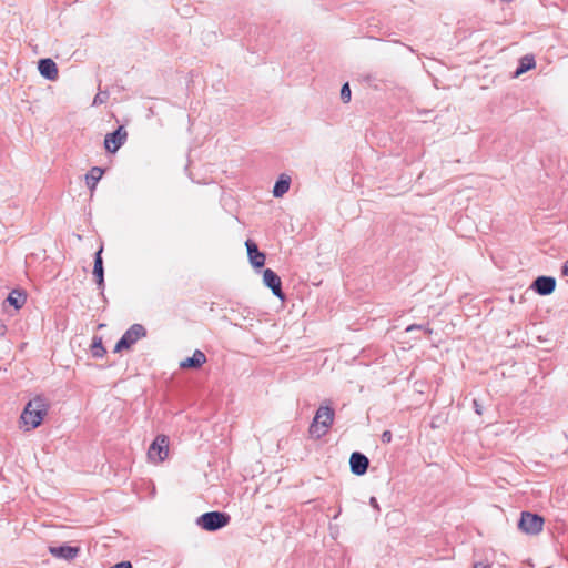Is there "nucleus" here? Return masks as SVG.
<instances>
[{
  "instance_id": "nucleus-1",
  "label": "nucleus",
  "mask_w": 568,
  "mask_h": 568,
  "mask_svg": "<svg viewBox=\"0 0 568 568\" xmlns=\"http://www.w3.org/2000/svg\"><path fill=\"white\" fill-rule=\"evenodd\" d=\"M48 414V404L41 397L30 400L21 414V423L27 430L34 429L41 425Z\"/></svg>"
},
{
  "instance_id": "nucleus-2",
  "label": "nucleus",
  "mask_w": 568,
  "mask_h": 568,
  "mask_svg": "<svg viewBox=\"0 0 568 568\" xmlns=\"http://www.w3.org/2000/svg\"><path fill=\"white\" fill-rule=\"evenodd\" d=\"M335 413L329 406H320L310 426V435L321 438L326 435L333 425Z\"/></svg>"
},
{
  "instance_id": "nucleus-3",
  "label": "nucleus",
  "mask_w": 568,
  "mask_h": 568,
  "mask_svg": "<svg viewBox=\"0 0 568 568\" xmlns=\"http://www.w3.org/2000/svg\"><path fill=\"white\" fill-rule=\"evenodd\" d=\"M169 456V437L166 435H158L149 447L148 458L152 464H161Z\"/></svg>"
},
{
  "instance_id": "nucleus-4",
  "label": "nucleus",
  "mask_w": 568,
  "mask_h": 568,
  "mask_svg": "<svg viewBox=\"0 0 568 568\" xmlns=\"http://www.w3.org/2000/svg\"><path fill=\"white\" fill-rule=\"evenodd\" d=\"M146 335V329L141 324H133L115 344L114 352L120 353L122 351L130 349L138 341Z\"/></svg>"
},
{
  "instance_id": "nucleus-5",
  "label": "nucleus",
  "mask_w": 568,
  "mask_h": 568,
  "mask_svg": "<svg viewBox=\"0 0 568 568\" xmlns=\"http://www.w3.org/2000/svg\"><path fill=\"white\" fill-rule=\"evenodd\" d=\"M229 515L220 511H210L203 514L197 524L207 531L220 529L229 524Z\"/></svg>"
},
{
  "instance_id": "nucleus-6",
  "label": "nucleus",
  "mask_w": 568,
  "mask_h": 568,
  "mask_svg": "<svg viewBox=\"0 0 568 568\" xmlns=\"http://www.w3.org/2000/svg\"><path fill=\"white\" fill-rule=\"evenodd\" d=\"M544 518L539 515L525 511L521 514L519 528L528 535H537L544 528Z\"/></svg>"
},
{
  "instance_id": "nucleus-7",
  "label": "nucleus",
  "mask_w": 568,
  "mask_h": 568,
  "mask_svg": "<svg viewBox=\"0 0 568 568\" xmlns=\"http://www.w3.org/2000/svg\"><path fill=\"white\" fill-rule=\"evenodd\" d=\"M128 131L121 125L114 132L105 135L104 148L110 153H115L126 141Z\"/></svg>"
},
{
  "instance_id": "nucleus-8",
  "label": "nucleus",
  "mask_w": 568,
  "mask_h": 568,
  "mask_svg": "<svg viewBox=\"0 0 568 568\" xmlns=\"http://www.w3.org/2000/svg\"><path fill=\"white\" fill-rule=\"evenodd\" d=\"M263 282L267 287L272 290L275 296L284 300V294L282 292V281L274 271L266 268L263 273Z\"/></svg>"
},
{
  "instance_id": "nucleus-9",
  "label": "nucleus",
  "mask_w": 568,
  "mask_h": 568,
  "mask_svg": "<svg viewBox=\"0 0 568 568\" xmlns=\"http://www.w3.org/2000/svg\"><path fill=\"white\" fill-rule=\"evenodd\" d=\"M531 287L540 295H549L556 288V280L550 276H539L534 281Z\"/></svg>"
},
{
  "instance_id": "nucleus-10",
  "label": "nucleus",
  "mask_w": 568,
  "mask_h": 568,
  "mask_svg": "<svg viewBox=\"0 0 568 568\" xmlns=\"http://www.w3.org/2000/svg\"><path fill=\"white\" fill-rule=\"evenodd\" d=\"M351 470L353 474L361 476L367 471L368 458L361 453H353L349 458Z\"/></svg>"
},
{
  "instance_id": "nucleus-11",
  "label": "nucleus",
  "mask_w": 568,
  "mask_h": 568,
  "mask_svg": "<svg viewBox=\"0 0 568 568\" xmlns=\"http://www.w3.org/2000/svg\"><path fill=\"white\" fill-rule=\"evenodd\" d=\"M247 255L254 267H262L265 264V254L258 251L256 243L251 240L245 242Z\"/></svg>"
},
{
  "instance_id": "nucleus-12",
  "label": "nucleus",
  "mask_w": 568,
  "mask_h": 568,
  "mask_svg": "<svg viewBox=\"0 0 568 568\" xmlns=\"http://www.w3.org/2000/svg\"><path fill=\"white\" fill-rule=\"evenodd\" d=\"M39 72L42 77L49 79V80H57L58 79V68L53 60L51 59H41L39 61Z\"/></svg>"
},
{
  "instance_id": "nucleus-13",
  "label": "nucleus",
  "mask_w": 568,
  "mask_h": 568,
  "mask_svg": "<svg viewBox=\"0 0 568 568\" xmlns=\"http://www.w3.org/2000/svg\"><path fill=\"white\" fill-rule=\"evenodd\" d=\"M206 362V356L203 352L196 349L192 357L185 358L180 363V367L186 368H200Z\"/></svg>"
},
{
  "instance_id": "nucleus-14",
  "label": "nucleus",
  "mask_w": 568,
  "mask_h": 568,
  "mask_svg": "<svg viewBox=\"0 0 568 568\" xmlns=\"http://www.w3.org/2000/svg\"><path fill=\"white\" fill-rule=\"evenodd\" d=\"M50 552L57 558L73 559L79 549L71 546L50 547Z\"/></svg>"
},
{
  "instance_id": "nucleus-15",
  "label": "nucleus",
  "mask_w": 568,
  "mask_h": 568,
  "mask_svg": "<svg viewBox=\"0 0 568 568\" xmlns=\"http://www.w3.org/2000/svg\"><path fill=\"white\" fill-rule=\"evenodd\" d=\"M101 253H102V247L95 254L94 266H93V276H94L97 284L100 288H102L103 284H104L103 262H102Z\"/></svg>"
},
{
  "instance_id": "nucleus-16",
  "label": "nucleus",
  "mask_w": 568,
  "mask_h": 568,
  "mask_svg": "<svg viewBox=\"0 0 568 568\" xmlns=\"http://www.w3.org/2000/svg\"><path fill=\"white\" fill-rule=\"evenodd\" d=\"M104 171L99 166H93L85 175V182L91 192L95 189L97 183L102 179Z\"/></svg>"
},
{
  "instance_id": "nucleus-17",
  "label": "nucleus",
  "mask_w": 568,
  "mask_h": 568,
  "mask_svg": "<svg viewBox=\"0 0 568 568\" xmlns=\"http://www.w3.org/2000/svg\"><path fill=\"white\" fill-rule=\"evenodd\" d=\"M535 68H536V61H535L534 55L527 54L520 59L519 67L517 68L516 72H515V77L517 78V77L521 75L523 73H525L529 70H532Z\"/></svg>"
},
{
  "instance_id": "nucleus-18",
  "label": "nucleus",
  "mask_w": 568,
  "mask_h": 568,
  "mask_svg": "<svg viewBox=\"0 0 568 568\" xmlns=\"http://www.w3.org/2000/svg\"><path fill=\"white\" fill-rule=\"evenodd\" d=\"M291 179L287 175H282L280 180L275 183L273 189V195L275 197L283 196L290 189Z\"/></svg>"
},
{
  "instance_id": "nucleus-19",
  "label": "nucleus",
  "mask_w": 568,
  "mask_h": 568,
  "mask_svg": "<svg viewBox=\"0 0 568 568\" xmlns=\"http://www.w3.org/2000/svg\"><path fill=\"white\" fill-rule=\"evenodd\" d=\"M26 301L27 296L21 291L18 290H13L8 296V302L17 310L21 308L24 305Z\"/></svg>"
},
{
  "instance_id": "nucleus-20",
  "label": "nucleus",
  "mask_w": 568,
  "mask_h": 568,
  "mask_svg": "<svg viewBox=\"0 0 568 568\" xmlns=\"http://www.w3.org/2000/svg\"><path fill=\"white\" fill-rule=\"evenodd\" d=\"M91 353L93 357L101 358L105 355L106 349L102 344V337L94 336L91 344Z\"/></svg>"
},
{
  "instance_id": "nucleus-21",
  "label": "nucleus",
  "mask_w": 568,
  "mask_h": 568,
  "mask_svg": "<svg viewBox=\"0 0 568 568\" xmlns=\"http://www.w3.org/2000/svg\"><path fill=\"white\" fill-rule=\"evenodd\" d=\"M341 99L343 102L347 103L351 100V88L348 83H345L341 89Z\"/></svg>"
},
{
  "instance_id": "nucleus-22",
  "label": "nucleus",
  "mask_w": 568,
  "mask_h": 568,
  "mask_svg": "<svg viewBox=\"0 0 568 568\" xmlns=\"http://www.w3.org/2000/svg\"><path fill=\"white\" fill-rule=\"evenodd\" d=\"M393 439V435H392V432L390 430H385L383 434H382V442L385 443V444H389Z\"/></svg>"
},
{
  "instance_id": "nucleus-23",
  "label": "nucleus",
  "mask_w": 568,
  "mask_h": 568,
  "mask_svg": "<svg viewBox=\"0 0 568 568\" xmlns=\"http://www.w3.org/2000/svg\"><path fill=\"white\" fill-rule=\"evenodd\" d=\"M110 568H132V565L129 561H121L119 564L113 565Z\"/></svg>"
},
{
  "instance_id": "nucleus-24",
  "label": "nucleus",
  "mask_w": 568,
  "mask_h": 568,
  "mask_svg": "<svg viewBox=\"0 0 568 568\" xmlns=\"http://www.w3.org/2000/svg\"><path fill=\"white\" fill-rule=\"evenodd\" d=\"M561 274L562 276H568V260L564 263L561 267Z\"/></svg>"
},
{
  "instance_id": "nucleus-25",
  "label": "nucleus",
  "mask_w": 568,
  "mask_h": 568,
  "mask_svg": "<svg viewBox=\"0 0 568 568\" xmlns=\"http://www.w3.org/2000/svg\"><path fill=\"white\" fill-rule=\"evenodd\" d=\"M474 568H487V567L485 565H483V564H476L474 566Z\"/></svg>"
},
{
  "instance_id": "nucleus-26",
  "label": "nucleus",
  "mask_w": 568,
  "mask_h": 568,
  "mask_svg": "<svg viewBox=\"0 0 568 568\" xmlns=\"http://www.w3.org/2000/svg\"><path fill=\"white\" fill-rule=\"evenodd\" d=\"M481 407L476 408L477 414H481Z\"/></svg>"
},
{
  "instance_id": "nucleus-27",
  "label": "nucleus",
  "mask_w": 568,
  "mask_h": 568,
  "mask_svg": "<svg viewBox=\"0 0 568 568\" xmlns=\"http://www.w3.org/2000/svg\"><path fill=\"white\" fill-rule=\"evenodd\" d=\"M481 407L476 408L477 414H481Z\"/></svg>"
}]
</instances>
